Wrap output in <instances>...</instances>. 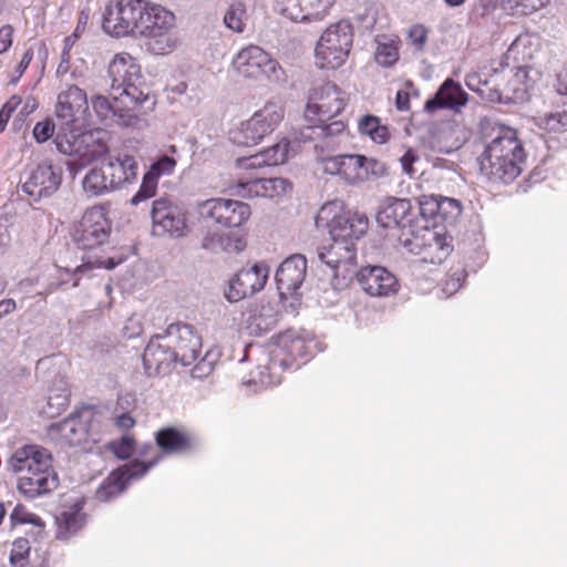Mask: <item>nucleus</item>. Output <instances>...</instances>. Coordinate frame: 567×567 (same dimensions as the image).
<instances>
[{
	"label": "nucleus",
	"mask_w": 567,
	"mask_h": 567,
	"mask_svg": "<svg viewBox=\"0 0 567 567\" xmlns=\"http://www.w3.org/2000/svg\"><path fill=\"white\" fill-rule=\"evenodd\" d=\"M147 0H118L104 13L103 30L114 37L138 35L140 17L146 10Z\"/></svg>",
	"instance_id": "12"
},
{
	"label": "nucleus",
	"mask_w": 567,
	"mask_h": 567,
	"mask_svg": "<svg viewBox=\"0 0 567 567\" xmlns=\"http://www.w3.org/2000/svg\"><path fill=\"white\" fill-rule=\"evenodd\" d=\"M69 400L65 394L49 395L48 398V411L50 415L60 414L68 408Z\"/></svg>",
	"instance_id": "60"
},
{
	"label": "nucleus",
	"mask_w": 567,
	"mask_h": 567,
	"mask_svg": "<svg viewBox=\"0 0 567 567\" xmlns=\"http://www.w3.org/2000/svg\"><path fill=\"white\" fill-rule=\"evenodd\" d=\"M9 466L17 474L54 470L50 452L39 445H24L18 449L10 457Z\"/></svg>",
	"instance_id": "26"
},
{
	"label": "nucleus",
	"mask_w": 567,
	"mask_h": 567,
	"mask_svg": "<svg viewBox=\"0 0 567 567\" xmlns=\"http://www.w3.org/2000/svg\"><path fill=\"white\" fill-rule=\"evenodd\" d=\"M270 324L271 322L264 319L261 315L251 316L248 320L247 329L251 334H261L270 329Z\"/></svg>",
	"instance_id": "62"
},
{
	"label": "nucleus",
	"mask_w": 567,
	"mask_h": 567,
	"mask_svg": "<svg viewBox=\"0 0 567 567\" xmlns=\"http://www.w3.org/2000/svg\"><path fill=\"white\" fill-rule=\"evenodd\" d=\"M83 190L90 196H100L111 190H114L110 186L109 176L105 173L103 163L100 166L92 167L83 178L82 182Z\"/></svg>",
	"instance_id": "39"
},
{
	"label": "nucleus",
	"mask_w": 567,
	"mask_h": 567,
	"mask_svg": "<svg viewBox=\"0 0 567 567\" xmlns=\"http://www.w3.org/2000/svg\"><path fill=\"white\" fill-rule=\"evenodd\" d=\"M168 341L183 365L195 362L202 352V337L187 323L169 324L166 329Z\"/></svg>",
	"instance_id": "19"
},
{
	"label": "nucleus",
	"mask_w": 567,
	"mask_h": 567,
	"mask_svg": "<svg viewBox=\"0 0 567 567\" xmlns=\"http://www.w3.org/2000/svg\"><path fill=\"white\" fill-rule=\"evenodd\" d=\"M235 165L237 168L244 169V171H250V169L266 167L260 153H256V154L247 156V157H239L236 159Z\"/></svg>",
	"instance_id": "59"
},
{
	"label": "nucleus",
	"mask_w": 567,
	"mask_h": 567,
	"mask_svg": "<svg viewBox=\"0 0 567 567\" xmlns=\"http://www.w3.org/2000/svg\"><path fill=\"white\" fill-rule=\"evenodd\" d=\"M468 101V94L461 84L453 79H446L439 87L435 95L427 100L424 105L426 112L433 113L437 110H452L460 112Z\"/></svg>",
	"instance_id": "29"
},
{
	"label": "nucleus",
	"mask_w": 567,
	"mask_h": 567,
	"mask_svg": "<svg viewBox=\"0 0 567 567\" xmlns=\"http://www.w3.org/2000/svg\"><path fill=\"white\" fill-rule=\"evenodd\" d=\"M58 486L59 478L54 470L19 474L17 485L19 493L31 499L51 493Z\"/></svg>",
	"instance_id": "30"
},
{
	"label": "nucleus",
	"mask_w": 567,
	"mask_h": 567,
	"mask_svg": "<svg viewBox=\"0 0 567 567\" xmlns=\"http://www.w3.org/2000/svg\"><path fill=\"white\" fill-rule=\"evenodd\" d=\"M55 135V145L60 153L76 157L81 164H90L97 161L109 152V145L100 136V132L83 131Z\"/></svg>",
	"instance_id": "9"
},
{
	"label": "nucleus",
	"mask_w": 567,
	"mask_h": 567,
	"mask_svg": "<svg viewBox=\"0 0 567 567\" xmlns=\"http://www.w3.org/2000/svg\"><path fill=\"white\" fill-rule=\"evenodd\" d=\"M362 290L372 297L393 296L399 290L396 277L381 266H365L357 274Z\"/></svg>",
	"instance_id": "21"
},
{
	"label": "nucleus",
	"mask_w": 567,
	"mask_h": 567,
	"mask_svg": "<svg viewBox=\"0 0 567 567\" xmlns=\"http://www.w3.org/2000/svg\"><path fill=\"white\" fill-rule=\"evenodd\" d=\"M55 127L53 120L48 117L43 121L38 122L33 127V137L34 140L42 144L49 141L51 137H55Z\"/></svg>",
	"instance_id": "53"
},
{
	"label": "nucleus",
	"mask_w": 567,
	"mask_h": 567,
	"mask_svg": "<svg viewBox=\"0 0 567 567\" xmlns=\"http://www.w3.org/2000/svg\"><path fill=\"white\" fill-rule=\"evenodd\" d=\"M234 193L243 198L279 199L292 190V183L282 177L272 178H237L233 185Z\"/></svg>",
	"instance_id": "18"
},
{
	"label": "nucleus",
	"mask_w": 567,
	"mask_h": 567,
	"mask_svg": "<svg viewBox=\"0 0 567 567\" xmlns=\"http://www.w3.org/2000/svg\"><path fill=\"white\" fill-rule=\"evenodd\" d=\"M331 240V244L319 252V258L336 271L342 269L343 275L350 272L355 267L357 246L337 239Z\"/></svg>",
	"instance_id": "32"
},
{
	"label": "nucleus",
	"mask_w": 567,
	"mask_h": 567,
	"mask_svg": "<svg viewBox=\"0 0 567 567\" xmlns=\"http://www.w3.org/2000/svg\"><path fill=\"white\" fill-rule=\"evenodd\" d=\"M91 102L95 114L102 121L117 117L118 122L125 125H130L137 120L140 110L143 109L133 101H128L121 93L115 95L112 101L103 95H95Z\"/></svg>",
	"instance_id": "22"
},
{
	"label": "nucleus",
	"mask_w": 567,
	"mask_h": 567,
	"mask_svg": "<svg viewBox=\"0 0 567 567\" xmlns=\"http://www.w3.org/2000/svg\"><path fill=\"white\" fill-rule=\"evenodd\" d=\"M32 59H33V50L32 49L25 50V52L23 53L21 60L19 61V63L14 68V71H13V73L11 75V80H10L11 83L14 84V83H17L22 78V75L24 74V72L29 68Z\"/></svg>",
	"instance_id": "61"
},
{
	"label": "nucleus",
	"mask_w": 567,
	"mask_h": 567,
	"mask_svg": "<svg viewBox=\"0 0 567 567\" xmlns=\"http://www.w3.org/2000/svg\"><path fill=\"white\" fill-rule=\"evenodd\" d=\"M537 126L545 132L547 138L567 141V109H557L550 113L539 116Z\"/></svg>",
	"instance_id": "36"
},
{
	"label": "nucleus",
	"mask_w": 567,
	"mask_h": 567,
	"mask_svg": "<svg viewBox=\"0 0 567 567\" xmlns=\"http://www.w3.org/2000/svg\"><path fill=\"white\" fill-rule=\"evenodd\" d=\"M346 93L334 83L324 82L311 89L305 117L326 135H337L347 128L346 122L334 120L346 107Z\"/></svg>",
	"instance_id": "2"
},
{
	"label": "nucleus",
	"mask_w": 567,
	"mask_h": 567,
	"mask_svg": "<svg viewBox=\"0 0 567 567\" xmlns=\"http://www.w3.org/2000/svg\"><path fill=\"white\" fill-rule=\"evenodd\" d=\"M451 208L456 215L461 213V205L456 199L435 196H422L420 199L421 214L426 218L437 215L445 216L446 210Z\"/></svg>",
	"instance_id": "38"
},
{
	"label": "nucleus",
	"mask_w": 567,
	"mask_h": 567,
	"mask_svg": "<svg viewBox=\"0 0 567 567\" xmlns=\"http://www.w3.org/2000/svg\"><path fill=\"white\" fill-rule=\"evenodd\" d=\"M307 272V260L301 255H293L284 260L277 272L276 282L281 296L293 295L302 285Z\"/></svg>",
	"instance_id": "28"
},
{
	"label": "nucleus",
	"mask_w": 567,
	"mask_h": 567,
	"mask_svg": "<svg viewBox=\"0 0 567 567\" xmlns=\"http://www.w3.org/2000/svg\"><path fill=\"white\" fill-rule=\"evenodd\" d=\"M22 103V97L18 94L12 95L0 110V133L4 131L9 120L14 111L19 109Z\"/></svg>",
	"instance_id": "56"
},
{
	"label": "nucleus",
	"mask_w": 567,
	"mask_h": 567,
	"mask_svg": "<svg viewBox=\"0 0 567 567\" xmlns=\"http://www.w3.org/2000/svg\"><path fill=\"white\" fill-rule=\"evenodd\" d=\"M54 114L56 134L74 132L89 125L90 112L86 92L70 84L58 94Z\"/></svg>",
	"instance_id": "7"
},
{
	"label": "nucleus",
	"mask_w": 567,
	"mask_h": 567,
	"mask_svg": "<svg viewBox=\"0 0 567 567\" xmlns=\"http://www.w3.org/2000/svg\"><path fill=\"white\" fill-rule=\"evenodd\" d=\"M429 30L423 24H414L409 30V39L412 45L422 51L426 44Z\"/></svg>",
	"instance_id": "58"
},
{
	"label": "nucleus",
	"mask_w": 567,
	"mask_h": 567,
	"mask_svg": "<svg viewBox=\"0 0 567 567\" xmlns=\"http://www.w3.org/2000/svg\"><path fill=\"white\" fill-rule=\"evenodd\" d=\"M167 25H175V16L163 7L146 1V10L140 17L138 35L158 29L165 30Z\"/></svg>",
	"instance_id": "33"
},
{
	"label": "nucleus",
	"mask_w": 567,
	"mask_h": 567,
	"mask_svg": "<svg viewBox=\"0 0 567 567\" xmlns=\"http://www.w3.org/2000/svg\"><path fill=\"white\" fill-rule=\"evenodd\" d=\"M354 29L347 19L331 23L320 35L316 45V63L323 70L342 66L352 48Z\"/></svg>",
	"instance_id": "5"
},
{
	"label": "nucleus",
	"mask_w": 567,
	"mask_h": 567,
	"mask_svg": "<svg viewBox=\"0 0 567 567\" xmlns=\"http://www.w3.org/2000/svg\"><path fill=\"white\" fill-rule=\"evenodd\" d=\"M453 238L443 228L421 227L403 234L406 250L420 257L422 262L441 264L453 250Z\"/></svg>",
	"instance_id": "6"
},
{
	"label": "nucleus",
	"mask_w": 567,
	"mask_h": 567,
	"mask_svg": "<svg viewBox=\"0 0 567 567\" xmlns=\"http://www.w3.org/2000/svg\"><path fill=\"white\" fill-rule=\"evenodd\" d=\"M175 165L176 161L173 157L165 155L152 164L146 173L158 179L162 175L171 174L174 171Z\"/></svg>",
	"instance_id": "57"
},
{
	"label": "nucleus",
	"mask_w": 567,
	"mask_h": 567,
	"mask_svg": "<svg viewBox=\"0 0 567 567\" xmlns=\"http://www.w3.org/2000/svg\"><path fill=\"white\" fill-rule=\"evenodd\" d=\"M246 19V7L241 2L233 3L224 16L226 27L238 33L245 30Z\"/></svg>",
	"instance_id": "47"
},
{
	"label": "nucleus",
	"mask_w": 567,
	"mask_h": 567,
	"mask_svg": "<svg viewBox=\"0 0 567 567\" xmlns=\"http://www.w3.org/2000/svg\"><path fill=\"white\" fill-rule=\"evenodd\" d=\"M284 114L281 105L269 102L261 110L255 112L252 117L258 121L261 128L269 135L282 121Z\"/></svg>",
	"instance_id": "40"
},
{
	"label": "nucleus",
	"mask_w": 567,
	"mask_h": 567,
	"mask_svg": "<svg viewBox=\"0 0 567 567\" xmlns=\"http://www.w3.org/2000/svg\"><path fill=\"white\" fill-rule=\"evenodd\" d=\"M305 6L308 8V13L302 19H323L329 10L334 4L336 0H303Z\"/></svg>",
	"instance_id": "49"
},
{
	"label": "nucleus",
	"mask_w": 567,
	"mask_h": 567,
	"mask_svg": "<svg viewBox=\"0 0 567 567\" xmlns=\"http://www.w3.org/2000/svg\"><path fill=\"white\" fill-rule=\"evenodd\" d=\"M321 166L324 173L337 175L350 185L375 181L388 174L384 162L362 154H339L323 157Z\"/></svg>",
	"instance_id": "4"
},
{
	"label": "nucleus",
	"mask_w": 567,
	"mask_h": 567,
	"mask_svg": "<svg viewBox=\"0 0 567 567\" xmlns=\"http://www.w3.org/2000/svg\"><path fill=\"white\" fill-rule=\"evenodd\" d=\"M107 74L112 80V89L121 90V94L133 101L143 110H152L156 96L145 83L137 59L127 52H121L111 60Z\"/></svg>",
	"instance_id": "3"
},
{
	"label": "nucleus",
	"mask_w": 567,
	"mask_h": 567,
	"mask_svg": "<svg viewBox=\"0 0 567 567\" xmlns=\"http://www.w3.org/2000/svg\"><path fill=\"white\" fill-rule=\"evenodd\" d=\"M178 359L171 341H168L167 332L153 336L143 352L145 369L150 373L161 372L168 369Z\"/></svg>",
	"instance_id": "27"
},
{
	"label": "nucleus",
	"mask_w": 567,
	"mask_h": 567,
	"mask_svg": "<svg viewBox=\"0 0 567 567\" xmlns=\"http://www.w3.org/2000/svg\"><path fill=\"white\" fill-rule=\"evenodd\" d=\"M83 525V518L76 511H65L56 516V537L68 539L76 533Z\"/></svg>",
	"instance_id": "42"
},
{
	"label": "nucleus",
	"mask_w": 567,
	"mask_h": 567,
	"mask_svg": "<svg viewBox=\"0 0 567 567\" xmlns=\"http://www.w3.org/2000/svg\"><path fill=\"white\" fill-rule=\"evenodd\" d=\"M290 142L287 138L280 140L275 145L259 152L265 162V166H277L284 164L289 154Z\"/></svg>",
	"instance_id": "46"
},
{
	"label": "nucleus",
	"mask_w": 567,
	"mask_h": 567,
	"mask_svg": "<svg viewBox=\"0 0 567 567\" xmlns=\"http://www.w3.org/2000/svg\"><path fill=\"white\" fill-rule=\"evenodd\" d=\"M63 168L59 163L43 161L30 171L29 177L23 183V192L39 200L50 197L61 187Z\"/></svg>",
	"instance_id": "15"
},
{
	"label": "nucleus",
	"mask_w": 567,
	"mask_h": 567,
	"mask_svg": "<svg viewBox=\"0 0 567 567\" xmlns=\"http://www.w3.org/2000/svg\"><path fill=\"white\" fill-rule=\"evenodd\" d=\"M233 66L244 78L261 80L275 74L279 65L262 48L251 44L235 55Z\"/></svg>",
	"instance_id": "17"
},
{
	"label": "nucleus",
	"mask_w": 567,
	"mask_h": 567,
	"mask_svg": "<svg viewBox=\"0 0 567 567\" xmlns=\"http://www.w3.org/2000/svg\"><path fill=\"white\" fill-rule=\"evenodd\" d=\"M540 79L542 72L538 69L532 65L519 66L513 78V91L528 93L540 81Z\"/></svg>",
	"instance_id": "41"
},
{
	"label": "nucleus",
	"mask_w": 567,
	"mask_h": 567,
	"mask_svg": "<svg viewBox=\"0 0 567 567\" xmlns=\"http://www.w3.org/2000/svg\"><path fill=\"white\" fill-rule=\"evenodd\" d=\"M124 398L120 396L116 402V408L113 413V422L117 430L127 432L136 425V420L132 416L130 411H118Z\"/></svg>",
	"instance_id": "51"
},
{
	"label": "nucleus",
	"mask_w": 567,
	"mask_h": 567,
	"mask_svg": "<svg viewBox=\"0 0 567 567\" xmlns=\"http://www.w3.org/2000/svg\"><path fill=\"white\" fill-rule=\"evenodd\" d=\"M358 132L361 136L370 138L375 144H385L391 138V132L386 124L381 122V118L367 114L358 121Z\"/></svg>",
	"instance_id": "37"
},
{
	"label": "nucleus",
	"mask_w": 567,
	"mask_h": 567,
	"mask_svg": "<svg viewBox=\"0 0 567 567\" xmlns=\"http://www.w3.org/2000/svg\"><path fill=\"white\" fill-rule=\"evenodd\" d=\"M313 340L301 331L287 329L277 337L276 349L271 358V369L297 370L307 363L311 355Z\"/></svg>",
	"instance_id": "8"
},
{
	"label": "nucleus",
	"mask_w": 567,
	"mask_h": 567,
	"mask_svg": "<svg viewBox=\"0 0 567 567\" xmlns=\"http://www.w3.org/2000/svg\"><path fill=\"white\" fill-rule=\"evenodd\" d=\"M419 161L420 156L416 154V152L413 151L412 148H409L400 158L403 172L406 173L409 176H413L416 173L413 165Z\"/></svg>",
	"instance_id": "63"
},
{
	"label": "nucleus",
	"mask_w": 567,
	"mask_h": 567,
	"mask_svg": "<svg viewBox=\"0 0 567 567\" xmlns=\"http://www.w3.org/2000/svg\"><path fill=\"white\" fill-rule=\"evenodd\" d=\"M527 154L517 131L503 128L477 158L481 174L491 183L509 184L523 172Z\"/></svg>",
	"instance_id": "1"
},
{
	"label": "nucleus",
	"mask_w": 567,
	"mask_h": 567,
	"mask_svg": "<svg viewBox=\"0 0 567 567\" xmlns=\"http://www.w3.org/2000/svg\"><path fill=\"white\" fill-rule=\"evenodd\" d=\"M268 272V267L264 264H256L239 270L229 282L226 298L235 302L252 296L265 287Z\"/></svg>",
	"instance_id": "20"
},
{
	"label": "nucleus",
	"mask_w": 567,
	"mask_h": 567,
	"mask_svg": "<svg viewBox=\"0 0 567 567\" xmlns=\"http://www.w3.org/2000/svg\"><path fill=\"white\" fill-rule=\"evenodd\" d=\"M466 272L463 269H456L447 274L443 281L442 289L446 295L455 293L464 284Z\"/></svg>",
	"instance_id": "55"
},
{
	"label": "nucleus",
	"mask_w": 567,
	"mask_h": 567,
	"mask_svg": "<svg viewBox=\"0 0 567 567\" xmlns=\"http://www.w3.org/2000/svg\"><path fill=\"white\" fill-rule=\"evenodd\" d=\"M268 134L252 116L229 131V141L238 146L257 145Z\"/></svg>",
	"instance_id": "35"
},
{
	"label": "nucleus",
	"mask_w": 567,
	"mask_h": 567,
	"mask_svg": "<svg viewBox=\"0 0 567 567\" xmlns=\"http://www.w3.org/2000/svg\"><path fill=\"white\" fill-rule=\"evenodd\" d=\"M161 456L157 455L150 462H141L133 460L127 464L120 466L114 470L97 488L95 497L100 502H109L112 498L118 496L126 488L127 483L131 480L142 477L152 466H154Z\"/></svg>",
	"instance_id": "16"
},
{
	"label": "nucleus",
	"mask_w": 567,
	"mask_h": 567,
	"mask_svg": "<svg viewBox=\"0 0 567 567\" xmlns=\"http://www.w3.org/2000/svg\"><path fill=\"white\" fill-rule=\"evenodd\" d=\"M197 213L206 224L220 228H238L248 221L251 209L240 200L210 198L197 204Z\"/></svg>",
	"instance_id": "10"
},
{
	"label": "nucleus",
	"mask_w": 567,
	"mask_h": 567,
	"mask_svg": "<svg viewBox=\"0 0 567 567\" xmlns=\"http://www.w3.org/2000/svg\"><path fill=\"white\" fill-rule=\"evenodd\" d=\"M399 44L400 39L398 37L378 41L374 54L375 62L384 68L394 65L399 60Z\"/></svg>",
	"instance_id": "43"
},
{
	"label": "nucleus",
	"mask_w": 567,
	"mask_h": 567,
	"mask_svg": "<svg viewBox=\"0 0 567 567\" xmlns=\"http://www.w3.org/2000/svg\"><path fill=\"white\" fill-rule=\"evenodd\" d=\"M93 416L91 410L83 411L79 415H71L63 421L52 424L48 429L49 436L58 444L76 446L86 441L89 427L86 422L89 415Z\"/></svg>",
	"instance_id": "23"
},
{
	"label": "nucleus",
	"mask_w": 567,
	"mask_h": 567,
	"mask_svg": "<svg viewBox=\"0 0 567 567\" xmlns=\"http://www.w3.org/2000/svg\"><path fill=\"white\" fill-rule=\"evenodd\" d=\"M112 450L118 458H130L135 451V440L133 436L124 434L117 442L112 443Z\"/></svg>",
	"instance_id": "54"
},
{
	"label": "nucleus",
	"mask_w": 567,
	"mask_h": 567,
	"mask_svg": "<svg viewBox=\"0 0 567 567\" xmlns=\"http://www.w3.org/2000/svg\"><path fill=\"white\" fill-rule=\"evenodd\" d=\"M153 231L158 236L182 237L187 229L186 212L167 197H159L152 206Z\"/></svg>",
	"instance_id": "14"
},
{
	"label": "nucleus",
	"mask_w": 567,
	"mask_h": 567,
	"mask_svg": "<svg viewBox=\"0 0 567 567\" xmlns=\"http://www.w3.org/2000/svg\"><path fill=\"white\" fill-rule=\"evenodd\" d=\"M336 205H326L321 208L317 223L322 219H331L327 227L331 239L347 241L357 246V241L367 233L369 219L365 215L355 212L339 209L333 213Z\"/></svg>",
	"instance_id": "11"
},
{
	"label": "nucleus",
	"mask_w": 567,
	"mask_h": 567,
	"mask_svg": "<svg viewBox=\"0 0 567 567\" xmlns=\"http://www.w3.org/2000/svg\"><path fill=\"white\" fill-rule=\"evenodd\" d=\"M14 29L10 24L0 28V54L6 53L13 43Z\"/></svg>",
	"instance_id": "64"
},
{
	"label": "nucleus",
	"mask_w": 567,
	"mask_h": 567,
	"mask_svg": "<svg viewBox=\"0 0 567 567\" xmlns=\"http://www.w3.org/2000/svg\"><path fill=\"white\" fill-rule=\"evenodd\" d=\"M30 542L24 537L17 538L11 548L10 561L12 565L24 566L30 555Z\"/></svg>",
	"instance_id": "50"
},
{
	"label": "nucleus",
	"mask_w": 567,
	"mask_h": 567,
	"mask_svg": "<svg viewBox=\"0 0 567 567\" xmlns=\"http://www.w3.org/2000/svg\"><path fill=\"white\" fill-rule=\"evenodd\" d=\"M548 2L549 0H502L501 7L512 16H527L542 9Z\"/></svg>",
	"instance_id": "45"
},
{
	"label": "nucleus",
	"mask_w": 567,
	"mask_h": 567,
	"mask_svg": "<svg viewBox=\"0 0 567 567\" xmlns=\"http://www.w3.org/2000/svg\"><path fill=\"white\" fill-rule=\"evenodd\" d=\"M10 523L12 526L23 524L32 525L37 529L35 535L38 537L43 535L45 528V524L42 518L37 514L29 512L22 504H18L11 512Z\"/></svg>",
	"instance_id": "44"
},
{
	"label": "nucleus",
	"mask_w": 567,
	"mask_h": 567,
	"mask_svg": "<svg viewBox=\"0 0 567 567\" xmlns=\"http://www.w3.org/2000/svg\"><path fill=\"white\" fill-rule=\"evenodd\" d=\"M377 221L383 228H401V240L404 233L415 231L412 229V205L405 198L385 199L377 214Z\"/></svg>",
	"instance_id": "24"
},
{
	"label": "nucleus",
	"mask_w": 567,
	"mask_h": 567,
	"mask_svg": "<svg viewBox=\"0 0 567 567\" xmlns=\"http://www.w3.org/2000/svg\"><path fill=\"white\" fill-rule=\"evenodd\" d=\"M111 224L102 206L87 208L75 225L72 238L81 249H94L107 241Z\"/></svg>",
	"instance_id": "13"
},
{
	"label": "nucleus",
	"mask_w": 567,
	"mask_h": 567,
	"mask_svg": "<svg viewBox=\"0 0 567 567\" xmlns=\"http://www.w3.org/2000/svg\"><path fill=\"white\" fill-rule=\"evenodd\" d=\"M126 259H127V254H123L122 252L120 255H115V256L109 257V258L103 259V260H96L95 264H93V262H85V264H82V265L78 266L74 269V274L84 272L86 270L93 269L94 267H102V268H106V269H113L117 265L124 262Z\"/></svg>",
	"instance_id": "52"
},
{
	"label": "nucleus",
	"mask_w": 567,
	"mask_h": 567,
	"mask_svg": "<svg viewBox=\"0 0 567 567\" xmlns=\"http://www.w3.org/2000/svg\"><path fill=\"white\" fill-rule=\"evenodd\" d=\"M158 449L164 454H186L197 445L196 435L185 426H164L154 434Z\"/></svg>",
	"instance_id": "25"
},
{
	"label": "nucleus",
	"mask_w": 567,
	"mask_h": 567,
	"mask_svg": "<svg viewBox=\"0 0 567 567\" xmlns=\"http://www.w3.org/2000/svg\"><path fill=\"white\" fill-rule=\"evenodd\" d=\"M103 165L109 176L110 186L113 189L132 184L137 178L138 165L133 155L120 153L103 162Z\"/></svg>",
	"instance_id": "31"
},
{
	"label": "nucleus",
	"mask_w": 567,
	"mask_h": 567,
	"mask_svg": "<svg viewBox=\"0 0 567 567\" xmlns=\"http://www.w3.org/2000/svg\"><path fill=\"white\" fill-rule=\"evenodd\" d=\"M145 39L147 51L155 55H166L172 53L179 44V38L175 31V25H167L165 30L152 31L141 34Z\"/></svg>",
	"instance_id": "34"
},
{
	"label": "nucleus",
	"mask_w": 567,
	"mask_h": 567,
	"mask_svg": "<svg viewBox=\"0 0 567 567\" xmlns=\"http://www.w3.org/2000/svg\"><path fill=\"white\" fill-rule=\"evenodd\" d=\"M158 179L148 173L143 176L142 184L137 193L132 197L131 203L137 205L148 198H152L156 194Z\"/></svg>",
	"instance_id": "48"
}]
</instances>
